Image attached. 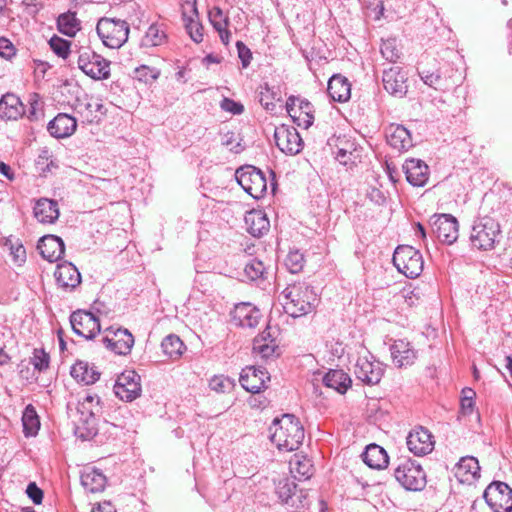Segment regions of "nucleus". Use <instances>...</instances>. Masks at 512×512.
I'll return each mask as SVG.
<instances>
[{
	"instance_id": "1",
	"label": "nucleus",
	"mask_w": 512,
	"mask_h": 512,
	"mask_svg": "<svg viewBox=\"0 0 512 512\" xmlns=\"http://www.w3.org/2000/svg\"><path fill=\"white\" fill-rule=\"evenodd\" d=\"M270 439L279 450H297L304 439V428L293 414L275 418L269 428Z\"/></svg>"
},
{
	"instance_id": "2",
	"label": "nucleus",
	"mask_w": 512,
	"mask_h": 512,
	"mask_svg": "<svg viewBox=\"0 0 512 512\" xmlns=\"http://www.w3.org/2000/svg\"><path fill=\"white\" fill-rule=\"evenodd\" d=\"M285 301L283 308L293 318L311 313L318 304V296L313 287L305 282L288 285L282 292Z\"/></svg>"
},
{
	"instance_id": "3",
	"label": "nucleus",
	"mask_w": 512,
	"mask_h": 512,
	"mask_svg": "<svg viewBox=\"0 0 512 512\" xmlns=\"http://www.w3.org/2000/svg\"><path fill=\"white\" fill-rule=\"evenodd\" d=\"M101 411L100 398L97 395L87 394L77 405L75 420V434L86 440L97 434V415Z\"/></svg>"
},
{
	"instance_id": "4",
	"label": "nucleus",
	"mask_w": 512,
	"mask_h": 512,
	"mask_svg": "<svg viewBox=\"0 0 512 512\" xmlns=\"http://www.w3.org/2000/svg\"><path fill=\"white\" fill-rule=\"evenodd\" d=\"M501 232L500 224L491 217H482L476 220L470 233V242L478 250H491L495 247Z\"/></svg>"
},
{
	"instance_id": "5",
	"label": "nucleus",
	"mask_w": 512,
	"mask_h": 512,
	"mask_svg": "<svg viewBox=\"0 0 512 512\" xmlns=\"http://www.w3.org/2000/svg\"><path fill=\"white\" fill-rule=\"evenodd\" d=\"M96 31L105 46L118 49L128 40L129 25L125 20L101 18Z\"/></svg>"
},
{
	"instance_id": "6",
	"label": "nucleus",
	"mask_w": 512,
	"mask_h": 512,
	"mask_svg": "<svg viewBox=\"0 0 512 512\" xmlns=\"http://www.w3.org/2000/svg\"><path fill=\"white\" fill-rule=\"evenodd\" d=\"M392 261L400 273L411 279L420 276L424 268L422 254L409 245H399L394 251Z\"/></svg>"
},
{
	"instance_id": "7",
	"label": "nucleus",
	"mask_w": 512,
	"mask_h": 512,
	"mask_svg": "<svg viewBox=\"0 0 512 512\" xmlns=\"http://www.w3.org/2000/svg\"><path fill=\"white\" fill-rule=\"evenodd\" d=\"M398 483L409 491H420L426 486V474L415 460L404 459L394 469Z\"/></svg>"
},
{
	"instance_id": "8",
	"label": "nucleus",
	"mask_w": 512,
	"mask_h": 512,
	"mask_svg": "<svg viewBox=\"0 0 512 512\" xmlns=\"http://www.w3.org/2000/svg\"><path fill=\"white\" fill-rule=\"evenodd\" d=\"M238 184L254 199L262 198L267 191V180L264 173L252 165L238 168L235 173Z\"/></svg>"
},
{
	"instance_id": "9",
	"label": "nucleus",
	"mask_w": 512,
	"mask_h": 512,
	"mask_svg": "<svg viewBox=\"0 0 512 512\" xmlns=\"http://www.w3.org/2000/svg\"><path fill=\"white\" fill-rule=\"evenodd\" d=\"M77 64L83 73L94 80L110 77V61L88 48L79 51Z\"/></svg>"
},
{
	"instance_id": "10",
	"label": "nucleus",
	"mask_w": 512,
	"mask_h": 512,
	"mask_svg": "<svg viewBox=\"0 0 512 512\" xmlns=\"http://www.w3.org/2000/svg\"><path fill=\"white\" fill-rule=\"evenodd\" d=\"M483 497L493 512H512V489L506 483L492 482Z\"/></svg>"
},
{
	"instance_id": "11",
	"label": "nucleus",
	"mask_w": 512,
	"mask_h": 512,
	"mask_svg": "<svg viewBox=\"0 0 512 512\" xmlns=\"http://www.w3.org/2000/svg\"><path fill=\"white\" fill-rule=\"evenodd\" d=\"M115 395L125 402H132L141 395V377L134 370H125L113 387Z\"/></svg>"
},
{
	"instance_id": "12",
	"label": "nucleus",
	"mask_w": 512,
	"mask_h": 512,
	"mask_svg": "<svg viewBox=\"0 0 512 512\" xmlns=\"http://www.w3.org/2000/svg\"><path fill=\"white\" fill-rule=\"evenodd\" d=\"M433 233L442 243L451 245L459 236L458 220L451 214H435L430 218Z\"/></svg>"
},
{
	"instance_id": "13",
	"label": "nucleus",
	"mask_w": 512,
	"mask_h": 512,
	"mask_svg": "<svg viewBox=\"0 0 512 512\" xmlns=\"http://www.w3.org/2000/svg\"><path fill=\"white\" fill-rule=\"evenodd\" d=\"M384 368L382 363L373 359L372 355L358 357L354 374L357 379L367 385L378 384L383 376Z\"/></svg>"
},
{
	"instance_id": "14",
	"label": "nucleus",
	"mask_w": 512,
	"mask_h": 512,
	"mask_svg": "<svg viewBox=\"0 0 512 512\" xmlns=\"http://www.w3.org/2000/svg\"><path fill=\"white\" fill-rule=\"evenodd\" d=\"M70 323L74 333L92 339L100 332V322L95 315L88 311L77 310L70 316Z\"/></svg>"
},
{
	"instance_id": "15",
	"label": "nucleus",
	"mask_w": 512,
	"mask_h": 512,
	"mask_svg": "<svg viewBox=\"0 0 512 512\" xmlns=\"http://www.w3.org/2000/svg\"><path fill=\"white\" fill-rule=\"evenodd\" d=\"M102 342L105 347L116 354L127 355L134 345V337L127 329L117 328L114 330L109 328L102 338Z\"/></svg>"
},
{
	"instance_id": "16",
	"label": "nucleus",
	"mask_w": 512,
	"mask_h": 512,
	"mask_svg": "<svg viewBox=\"0 0 512 512\" xmlns=\"http://www.w3.org/2000/svg\"><path fill=\"white\" fill-rule=\"evenodd\" d=\"M274 139L277 147L285 154L296 155L302 150V138L294 127L284 125L277 127Z\"/></svg>"
},
{
	"instance_id": "17",
	"label": "nucleus",
	"mask_w": 512,
	"mask_h": 512,
	"mask_svg": "<svg viewBox=\"0 0 512 512\" xmlns=\"http://www.w3.org/2000/svg\"><path fill=\"white\" fill-rule=\"evenodd\" d=\"M407 447L416 456H424L434 449L433 435L424 427L412 430L407 436Z\"/></svg>"
},
{
	"instance_id": "18",
	"label": "nucleus",
	"mask_w": 512,
	"mask_h": 512,
	"mask_svg": "<svg viewBox=\"0 0 512 512\" xmlns=\"http://www.w3.org/2000/svg\"><path fill=\"white\" fill-rule=\"evenodd\" d=\"M262 314L260 310L251 303L242 302L235 305L231 312L232 322L243 328H254L258 325Z\"/></svg>"
},
{
	"instance_id": "19",
	"label": "nucleus",
	"mask_w": 512,
	"mask_h": 512,
	"mask_svg": "<svg viewBox=\"0 0 512 512\" xmlns=\"http://www.w3.org/2000/svg\"><path fill=\"white\" fill-rule=\"evenodd\" d=\"M270 380L268 372L264 368L247 367L240 374L241 386L248 392L258 394L266 387Z\"/></svg>"
},
{
	"instance_id": "20",
	"label": "nucleus",
	"mask_w": 512,
	"mask_h": 512,
	"mask_svg": "<svg viewBox=\"0 0 512 512\" xmlns=\"http://www.w3.org/2000/svg\"><path fill=\"white\" fill-rule=\"evenodd\" d=\"M387 143L398 152H406L413 147L411 133L403 125L390 124L385 130Z\"/></svg>"
},
{
	"instance_id": "21",
	"label": "nucleus",
	"mask_w": 512,
	"mask_h": 512,
	"mask_svg": "<svg viewBox=\"0 0 512 512\" xmlns=\"http://www.w3.org/2000/svg\"><path fill=\"white\" fill-rule=\"evenodd\" d=\"M37 249L40 255L49 262H56L64 255L65 244L56 235H45L38 241Z\"/></svg>"
},
{
	"instance_id": "22",
	"label": "nucleus",
	"mask_w": 512,
	"mask_h": 512,
	"mask_svg": "<svg viewBox=\"0 0 512 512\" xmlns=\"http://www.w3.org/2000/svg\"><path fill=\"white\" fill-rule=\"evenodd\" d=\"M403 170L407 181L416 187H423L429 179V167L420 160L411 158L403 164Z\"/></svg>"
},
{
	"instance_id": "23",
	"label": "nucleus",
	"mask_w": 512,
	"mask_h": 512,
	"mask_svg": "<svg viewBox=\"0 0 512 512\" xmlns=\"http://www.w3.org/2000/svg\"><path fill=\"white\" fill-rule=\"evenodd\" d=\"M54 276L57 284L65 290H73L81 283V274L71 262L57 265Z\"/></svg>"
},
{
	"instance_id": "24",
	"label": "nucleus",
	"mask_w": 512,
	"mask_h": 512,
	"mask_svg": "<svg viewBox=\"0 0 512 512\" xmlns=\"http://www.w3.org/2000/svg\"><path fill=\"white\" fill-rule=\"evenodd\" d=\"M76 127L77 120L74 117L66 113H59L48 123L47 129L51 136L59 139L71 136Z\"/></svg>"
},
{
	"instance_id": "25",
	"label": "nucleus",
	"mask_w": 512,
	"mask_h": 512,
	"mask_svg": "<svg viewBox=\"0 0 512 512\" xmlns=\"http://www.w3.org/2000/svg\"><path fill=\"white\" fill-rule=\"evenodd\" d=\"M419 74L426 85L443 92L449 91L458 85V79H455L453 75H447L440 71L430 72L422 70Z\"/></svg>"
},
{
	"instance_id": "26",
	"label": "nucleus",
	"mask_w": 512,
	"mask_h": 512,
	"mask_svg": "<svg viewBox=\"0 0 512 512\" xmlns=\"http://www.w3.org/2000/svg\"><path fill=\"white\" fill-rule=\"evenodd\" d=\"M59 206L56 200L40 198L34 206L35 218L44 224H53L59 218Z\"/></svg>"
},
{
	"instance_id": "27",
	"label": "nucleus",
	"mask_w": 512,
	"mask_h": 512,
	"mask_svg": "<svg viewBox=\"0 0 512 512\" xmlns=\"http://www.w3.org/2000/svg\"><path fill=\"white\" fill-rule=\"evenodd\" d=\"M244 222L249 234L254 237H260L270 228V222L262 210H250L245 214Z\"/></svg>"
},
{
	"instance_id": "28",
	"label": "nucleus",
	"mask_w": 512,
	"mask_h": 512,
	"mask_svg": "<svg viewBox=\"0 0 512 512\" xmlns=\"http://www.w3.org/2000/svg\"><path fill=\"white\" fill-rule=\"evenodd\" d=\"M382 82L385 90L390 94L403 95L406 93V78L398 67L384 70Z\"/></svg>"
},
{
	"instance_id": "29",
	"label": "nucleus",
	"mask_w": 512,
	"mask_h": 512,
	"mask_svg": "<svg viewBox=\"0 0 512 512\" xmlns=\"http://www.w3.org/2000/svg\"><path fill=\"white\" fill-rule=\"evenodd\" d=\"M393 362L398 367L409 366L417 358V352L411 344L404 340H396L390 348Z\"/></svg>"
},
{
	"instance_id": "30",
	"label": "nucleus",
	"mask_w": 512,
	"mask_h": 512,
	"mask_svg": "<svg viewBox=\"0 0 512 512\" xmlns=\"http://www.w3.org/2000/svg\"><path fill=\"white\" fill-rule=\"evenodd\" d=\"M80 480L84 489L91 493L103 491L107 483L106 476L102 471L91 466L82 470Z\"/></svg>"
},
{
	"instance_id": "31",
	"label": "nucleus",
	"mask_w": 512,
	"mask_h": 512,
	"mask_svg": "<svg viewBox=\"0 0 512 512\" xmlns=\"http://www.w3.org/2000/svg\"><path fill=\"white\" fill-rule=\"evenodd\" d=\"M25 114L24 105L20 98L12 93H7L0 99V118L5 120H17Z\"/></svg>"
},
{
	"instance_id": "32",
	"label": "nucleus",
	"mask_w": 512,
	"mask_h": 512,
	"mask_svg": "<svg viewBox=\"0 0 512 512\" xmlns=\"http://www.w3.org/2000/svg\"><path fill=\"white\" fill-rule=\"evenodd\" d=\"M327 91L334 101L345 102L350 99L351 84L346 77L335 74L328 81Z\"/></svg>"
},
{
	"instance_id": "33",
	"label": "nucleus",
	"mask_w": 512,
	"mask_h": 512,
	"mask_svg": "<svg viewBox=\"0 0 512 512\" xmlns=\"http://www.w3.org/2000/svg\"><path fill=\"white\" fill-rule=\"evenodd\" d=\"M364 463L373 469L386 468L389 463V457L384 448L377 444H370L362 454Z\"/></svg>"
},
{
	"instance_id": "34",
	"label": "nucleus",
	"mask_w": 512,
	"mask_h": 512,
	"mask_svg": "<svg viewBox=\"0 0 512 512\" xmlns=\"http://www.w3.org/2000/svg\"><path fill=\"white\" fill-rule=\"evenodd\" d=\"M70 374L76 381L85 385L94 384L100 377L97 369L86 361H77L71 367Z\"/></svg>"
},
{
	"instance_id": "35",
	"label": "nucleus",
	"mask_w": 512,
	"mask_h": 512,
	"mask_svg": "<svg viewBox=\"0 0 512 512\" xmlns=\"http://www.w3.org/2000/svg\"><path fill=\"white\" fill-rule=\"evenodd\" d=\"M323 383L326 387L344 394L351 386V378L343 370H329L323 377Z\"/></svg>"
},
{
	"instance_id": "36",
	"label": "nucleus",
	"mask_w": 512,
	"mask_h": 512,
	"mask_svg": "<svg viewBox=\"0 0 512 512\" xmlns=\"http://www.w3.org/2000/svg\"><path fill=\"white\" fill-rule=\"evenodd\" d=\"M75 111L83 117V119L92 123L99 119V114L104 115L105 110L104 106L98 100H90V101H80L78 100Z\"/></svg>"
},
{
	"instance_id": "37",
	"label": "nucleus",
	"mask_w": 512,
	"mask_h": 512,
	"mask_svg": "<svg viewBox=\"0 0 512 512\" xmlns=\"http://www.w3.org/2000/svg\"><path fill=\"white\" fill-rule=\"evenodd\" d=\"M290 471L295 479L307 480L313 474V465L310 459L295 454L289 462Z\"/></svg>"
},
{
	"instance_id": "38",
	"label": "nucleus",
	"mask_w": 512,
	"mask_h": 512,
	"mask_svg": "<svg viewBox=\"0 0 512 512\" xmlns=\"http://www.w3.org/2000/svg\"><path fill=\"white\" fill-rule=\"evenodd\" d=\"M209 20L214 29L219 33L222 43L228 45L230 40V32L227 30L229 21L223 14V11L218 7H214L209 12Z\"/></svg>"
},
{
	"instance_id": "39",
	"label": "nucleus",
	"mask_w": 512,
	"mask_h": 512,
	"mask_svg": "<svg viewBox=\"0 0 512 512\" xmlns=\"http://www.w3.org/2000/svg\"><path fill=\"white\" fill-rule=\"evenodd\" d=\"M161 348L163 353L173 360L180 358L186 350L183 341L175 334L166 336L161 343Z\"/></svg>"
},
{
	"instance_id": "40",
	"label": "nucleus",
	"mask_w": 512,
	"mask_h": 512,
	"mask_svg": "<svg viewBox=\"0 0 512 512\" xmlns=\"http://www.w3.org/2000/svg\"><path fill=\"white\" fill-rule=\"evenodd\" d=\"M23 432L26 437L35 436L40 428V420L32 404L25 407L22 415Z\"/></svg>"
},
{
	"instance_id": "41",
	"label": "nucleus",
	"mask_w": 512,
	"mask_h": 512,
	"mask_svg": "<svg viewBox=\"0 0 512 512\" xmlns=\"http://www.w3.org/2000/svg\"><path fill=\"white\" fill-rule=\"evenodd\" d=\"M57 23L59 31L70 37H73L79 30V23L74 14L60 15Z\"/></svg>"
},
{
	"instance_id": "42",
	"label": "nucleus",
	"mask_w": 512,
	"mask_h": 512,
	"mask_svg": "<svg viewBox=\"0 0 512 512\" xmlns=\"http://www.w3.org/2000/svg\"><path fill=\"white\" fill-rule=\"evenodd\" d=\"M160 76V70L147 65H141L134 70V79L145 84H152Z\"/></svg>"
},
{
	"instance_id": "43",
	"label": "nucleus",
	"mask_w": 512,
	"mask_h": 512,
	"mask_svg": "<svg viewBox=\"0 0 512 512\" xmlns=\"http://www.w3.org/2000/svg\"><path fill=\"white\" fill-rule=\"evenodd\" d=\"M221 144L227 147L231 152L238 154L244 150L239 138L234 131L223 130L221 132Z\"/></svg>"
},
{
	"instance_id": "44",
	"label": "nucleus",
	"mask_w": 512,
	"mask_h": 512,
	"mask_svg": "<svg viewBox=\"0 0 512 512\" xmlns=\"http://www.w3.org/2000/svg\"><path fill=\"white\" fill-rule=\"evenodd\" d=\"M278 94L267 83L260 86L259 102L267 111H273L276 107L274 100H279Z\"/></svg>"
},
{
	"instance_id": "45",
	"label": "nucleus",
	"mask_w": 512,
	"mask_h": 512,
	"mask_svg": "<svg viewBox=\"0 0 512 512\" xmlns=\"http://www.w3.org/2000/svg\"><path fill=\"white\" fill-rule=\"evenodd\" d=\"M165 37V33L160 29V27L152 24L146 31L142 43L145 46H158L163 43Z\"/></svg>"
},
{
	"instance_id": "46",
	"label": "nucleus",
	"mask_w": 512,
	"mask_h": 512,
	"mask_svg": "<svg viewBox=\"0 0 512 512\" xmlns=\"http://www.w3.org/2000/svg\"><path fill=\"white\" fill-rule=\"evenodd\" d=\"M29 107L25 110V115L30 121H38L43 117L42 104L40 102L39 95L36 93L30 94L29 96Z\"/></svg>"
},
{
	"instance_id": "47",
	"label": "nucleus",
	"mask_w": 512,
	"mask_h": 512,
	"mask_svg": "<svg viewBox=\"0 0 512 512\" xmlns=\"http://www.w3.org/2000/svg\"><path fill=\"white\" fill-rule=\"evenodd\" d=\"M296 490V484L285 478L278 482L276 486V494L283 503H289Z\"/></svg>"
},
{
	"instance_id": "48",
	"label": "nucleus",
	"mask_w": 512,
	"mask_h": 512,
	"mask_svg": "<svg viewBox=\"0 0 512 512\" xmlns=\"http://www.w3.org/2000/svg\"><path fill=\"white\" fill-rule=\"evenodd\" d=\"M278 349L277 343H264L263 339L253 340V352L260 355L263 359L273 357Z\"/></svg>"
},
{
	"instance_id": "49",
	"label": "nucleus",
	"mask_w": 512,
	"mask_h": 512,
	"mask_svg": "<svg viewBox=\"0 0 512 512\" xmlns=\"http://www.w3.org/2000/svg\"><path fill=\"white\" fill-rule=\"evenodd\" d=\"M458 471L470 474L472 478L480 476V466L478 460L474 457H463L458 463Z\"/></svg>"
},
{
	"instance_id": "50",
	"label": "nucleus",
	"mask_w": 512,
	"mask_h": 512,
	"mask_svg": "<svg viewBox=\"0 0 512 512\" xmlns=\"http://www.w3.org/2000/svg\"><path fill=\"white\" fill-rule=\"evenodd\" d=\"M382 56L389 62H396L400 58V50L395 39H387L382 42L380 48Z\"/></svg>"
},
{
	"instance_id": "51",
	"label": "nucleus",
	"mask_w": 512,
	"mask_h": 512,
	"mask_svg": "<svg viewBox=\"0 0 512 512\" xmlns=\"http://www.w3.org/2000/svg\"><path fill=\"white\" fill-rule=\"evenodd\" d=\"M180 7L184 23L199 18L196 0H180Z\"/></svg>"
},
{
	"instance_id": "52",
	"label": "nucleus",
	"mask_w": 512,
	"mask_h": 512,
	"mask_svg": "<svg viewBox=\"0 0 512 512\" xmlns=\"http://www.w3.org/2000/svg\"><path fill=\"white\" fill-rule=\"evenodd\" d=\"M304 262L303 254L296 250L289 252L285 260V265L291 273L295 274L303 269Z\"/></svg>"
},
{
	"instance_id": "53",
	"label": "nucleus",
	"mask_w": 512,
	"mask_h": 512,
	"mask_svg": "<svg viewBox=\"0 0 512 512\" xmlns=\"http://www.w3.org/2000/svg\"><path fill=\"white\" fill-rule=\"evenodd\" d=\"M52 51L59 57L66 59L70 53V42L58 36H53L49 40Z\"/></svg>"
},
{
	"instance_id": "54",
	"label": "nucleus",
	"mask_w": 512,
	"mask_h": 512,
	"mask_svg": "<svg viewBox=\"0 0 512 512\" xmlns=\"http://www.w3.org/2000/svg\"><path fill=\"white\" fill-rule=\"evenodd\" d=\"M50 356L43 349H34L30 363L35 370L39 372L45 371L49 367Z\"/></svg>"
},
{
	"instance_id": "55",
	"label": "nucleus",
	"mask_w": 512,
	"mask_h": 512,
	"mask_svg": "<svg viewBox=\"0 0 512 512\" xmlns=\"http://www.w3.org/2000/svg\"><path fill=\"white\" fill-rule=\"evenodd\" d=\"M264 270V264L257 259H251L244 267L246 277L252 281L260 278L263 275Z\"/></svg>"
},
{
	"instance_id": "56",
	"label": "nucleus",
	"mask_w": 512,
	"mask_h": 512,
	"mask_svg": "<svg viewBox=\"0 0 512 512\" xmlns=\"http://www.w3.org/2000/svg\"><path fill=\"white\" fill-rule=\"evenodd\" d=\"M209 387L215 392L224 393L232 389L233 381L223 375L214 376L209 382Z\"/></svg>"
},
{
	"instance_id": "57",
	"label": "nucleus",
	"mask_w": 512,
	"mask_h": 512,
	"mask_svg": "<svg viewBox=\"0 0 512 512\" xmlns=\"http://www.w3.org/2000/svg\"><path fill=\"white\" fill-rule=\"evenodd\" d=\"M184 26L194 42L200 43L203 41V26L200 24L199 18L184 23Z\"/></svg>"
},
{
	"instance_id": "58",
	"label": "nucleus",
	"mask_w": 512,
	"mask_h": 512,
	"mask_svg": "<svg viewBox=\"0 0 512 512\" xmlns=\"http://www.w3.org/2000/svg\"><path fill=\"white\" fill-rule=\"evenodd\" d=\"M220 107L226 112H230L234 115H239L244 111V107L241 103L236 102L230 98H224L221 101Z\"/></svg>"
},
{
	"instance_id": "59",
	"label": "nucleus",
	"mask_w": 512,
	"mask_h": 512,
	"mask_svg": "<svg viewBox=\"0 0 512 512\" xmlns=\"http://www.w3.org/2000/svg\"><path fill=\"white\" fill-rule=\"evenodd\" d=\"M348 147H339L335 152V158L343 165H348L352 162V146L353 144L346 143Z\"/></svg>"
},
{
	"instance_id": "60",
	"label": "nucleus",
	"mask_w": 512,
	"mask_h": 512,
	"mask_svg": "<svg viewBox=\"0 0 512 512\" xmlns=\"http://www.w3.org/2000/svg\"><path fill=\"white\" fill-rule=\"evenodd\" d=\"M238 56L241 60L243 68H247L252 59V53L250 49L241 41L236 43Z\"/></svg>"
},
{
	"instance_id": "61",
	"label": "nucleus",
	"mask_w": 512,
	"mask_h": 512,
	"mask_svg": "<svg viewBox=\"0 0 512 512\" xmlns=\"http://www.w3.org/2000/svg\"><path fill=\"white\" fill-rule=\"evenodd\" d=\"M26 493L34 504H40L43 500V491L36 485L35 482L28 484Z\"/></svg>"
},
{
	"instance_id": "62",
	"label": "nucleus",
	"mask_w": 512,
	"mask_h": 512,
	"mask_svg": "<svg viewBox=\"0 0 512 512\" xmlns=\"http://www.w3.org/2000/svg\"><path fill=\"white\" fill-rule=\"evenodd\" d=\"M15 55V48L12 42L4 37H0V56L6 59H10Z\"/></svg>"
},
{
	"instance_id": "63",
	"label": "nucleus",
	"mask_w": 512,
	"mask_h": 512,
	"mask_svg": "<svg viewBox=\"0 0 512 512\" xmlns=\"http://www.w3.org/2000/svg\"><path fill=\"white\" fill-rule=\"evenodd\" d=\"M278 330L276 327H271L270 325H267L266 328L254 339H263L264 343H277Z\"/></svg>"
},
{
	"instance_id": "64",
	"label": "nucleus",
	"mask_w": 512,
	"mask_h": 512,
	"mask_svg": "<svg viewBox=\"0 0 512 512\" xmlns=\"http://www.w3.org/2000/svg\"><path fill=\"white\" fill-rule=\"evenodd\" d=\"M11 255L13 256V260L18 263H23L26 260V250L22 244H17L16 246H11Z\"/></svg>"
}]
</instances>
